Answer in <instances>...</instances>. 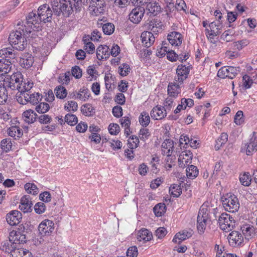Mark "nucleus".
<instances>
[{
	"label": "nucleus",
	"mask_w": 257,
	"mask_h": 257,
	"mask_svg": "<svg viewBox=\"0 0 257 257\" xmlns=\"http://www.w3.org/2000/svg\"><path fill=\"white\" fill-rule=\"evenodd\" d=\"M239 180L242 185L248 186L250 184L251 179L248 173H244L240 175Z\"/></svg>",
	"instance_id": "nucleus-44"
},
{
	"label": "nucleus",
	"mask_w": 257,
	"mask_h": 257,
	"mask_svg": "<svg viewBox=\"0 0 257 257\" xmlns=\"http://www.w3.org/2000/svg\"><path fill=\"white\" fill-rule=\"evenodd\" d=\"M109 132L111 135H116L120 131V127L116 123H111L108 127Z\"/></svg>",
	"instance_id": "nucleus-62"
},
{
	"label": "nucleus",
	"mask_w": 257,
	"mask_h": 257,
	"mask_svg": "<svg viewBox=\"0 0 257 257\" xmlns=\"http://www.w3.org/2000/svg\"><path fill=\"white\" fill-rule=\"evenodd\" d=\"M9 63V62L8 61L5 60L4 61H2L0 60V72H2L1 74L2 78H3V74L8 73L11 69Z\"/></svg>",
	"instance_id": "nucleus-41"
},
{
	"label": "nucleus",
	"mask_w": 257,
	"mask_h": 257,
	"mask_svg": "<svg viewBox=\"0 0 257 257\" xmlns=\"http://www.w3.org/2000/svg\"><path fill=\"white\" fill-rule=\"evenodd\" d=\"M1 85L6 89L17 90L18 93H22V92L30 91L33 86V83L30 81H23L21 73H15L12 75L5 76Z\"/></svg>",
	"instance_id": "nucleus-2"
},
{
	"label": "nucleus",
	"mask_w": 257,
	"mask_h": 257,
	"mask_svg": "<svg viewBox=\"0 0 257 257\" xmlns=\"http://www.w3.org/2000/svg\"><path fill=\"white\" fill-rule=\"evenodd\" d=\"M54 229V223L50 220L45 219L38 226L39 233L42 235H49Z\"/></svg>",
	"instance_id": "nucleus-11"
},
{
	"label": "nucleus",
	"mask_w": 257,
	"mask_h": 257,
	"mask_svg": "<svg viewBox=\"0 0 257 257\" xmlns=\"http://www.w3.org/2000/svg\"><path fill=\"white\" fill-rule=\"evenodd\" d=\"M180 83L174 80L173 82L169 83L168 86V93L169 96L175 98L180 92Z\"/></svg>",
	"instance_id": "nucleus-27"
},
{
	"label": "nucleus",
	"mask_w": 257,
	"mask_h": 257,
	"mask_svg": "<svg viewBox=\"0 0 257 257\" xmlns=\"http://www.w3.org/2000/svg\"><path fill=\"white\" fill-rule=\"evenodd\" d=\"M249 44V42L246 40H242L240 41H238L233 43V47L235 49H237L238 50H240L242 49L243 47L247 46Z\"/></svg>",
	"instance_id": "nucleus-59"
},
{
	"label": "nucleus",
	"mask_w": 257,
	"mask_h": 257,
	"mask_svg": "<svg viewBox=\"0 0 257 257\" xmlns=\"http://www.w3.org/2000/svg\"><path fill=\"white\" fill-rule=\"evenodd\" d=\"M190 71V66H186L185 65H179L176 69L177 77L175 78L174 80L178 82V83L182 84L185 80L189 74Z\"/></svg>",
	"instance_id": "nucleus-10"
},
{
	"label": "nucleus",
	"mask_w": 257,
	"mask_h": 257,
	"mask_svg": "<svg viewBox=\"0 0 257 257\" xmlns=\"http://www.w3.org/2000/svg\"><path fill=\"white\" fill-rule=\"evenodd\" d=\"M153 210L157 216H161L166 211V206L164 203H158L155 206Z\"/></svg>",
	"instance_id": "nucleus-40"
},
{
	"label": "nucleus",
	"mask_w": 257,
	"mask_h": 257,
	"mask_svg": "<svg viewBox=\"0 0 257 257\" xmlns=\"http://www.w3.org/2000/svg\"><path fill=\"white\" fill-rule=\"evenodd\" d=\"M169 192L174 197H178L181 194L182 189L179 185L173 184L170 187Z\"/></svg>",
	"instance_id": "nucleus-48"
},
{
	"label": "nucleus",
	"mask_w": 257,
	"mask_h": 257,
	"mask_svg": "<svg viewBox=\"0 0 257 257\" xmlns=\"http://www.w3.org/2000/svg\"><path fill=\"white\" fill-rule=\"evenodd\" d=\"M243 112L241 110H238L234 116V122L237 125H240L243 121Z\"/></svg>",
	"instance_id": "nucleus-61"
},
{
	"label": "nucleus",
	"mask_w": 257,
	"mask_h": 257,
	"mask_svg": "<svg viewBox=\"0 0 257 257\" xmlns=\"http://www.w3.org/2000/svg\"><path fill=\"white\" fill-rule=\"evenodd\" d=\"M144 7H138L134 9L129 15V19L135 24L139 23L144 16Z\"/></svg>",
	"instance_id": "nucleus-13"
},
{
	"label": "nucleus",
	"mask_w": 257,
	"mask_h": 257,
	"mask_svg": "<svg viewBox=\"0 0 257 257\" xmlns=\"http://www.w3.org/2000/svg\"><path fill=\"white\" fill-rule=\"evenodd\" d=\"M8 96L6 88L0 85V105L4 104L8 100Z\"/></svg>",
	"instance_id": "nucleus-47"
},
{
	"label": "nucleus",
	"mask_w": 257,
	"mask_h": 257,
	"mask_svg": "<svg viewBox=\"0 0 257 257\" xmlns=\"http://www.w3.org/2000/svg\"><path fill=\"white\" fill-rule=\"evenodd\" d=\"M168 40L172 46H178L181 44L182 37L180 33L172 32L168 35Z\"/></svg>",
	"instance_id": "nucleus-25"
},
{
	"label": "nucleus",
	"mask_w": 257,
	"mask_h": 257,
	"mask_svg": "<svg viewBox=\"0 0 257 257\" xmlns=\"http://www.w3.org/2000/svg\"><path fill=\"white\" fill-rule=\"evenodd\" d=\"M241 229L246 239L249 240L257 235V228L253 226L245 225Z\"/></svg>",
	"instance_id": "nucleus-20"
},
{
	"label": "nucleus",
	"mask_w": 257,
	"mask_h": 257,
	"mask_svg": "<svg viewBox=\"0 0 257 257\" xmlns=\"http://www.w3.org/2000/svg\"><path fill=\"white\" fill-rule=\"evenodd\" d=\"M85 2V0H53L51 5L55 15L60 16L63 13L68 17L74 9L76 12H80L81 3L84 4Z\"/></svg>",
	"instance_id": "nucleus-1"
},
{
	"label": "nucleus",
	"mask_w": 257,
	"mask_h": 257,
	"mask_svg": "<svg viewBox=\"0 0 257 257\" xmlns=\"http://www.w3.org/2000/svg\"><path fill=\"white\" fill-rule=\"evenodd\" d=\"M32 203L28 196H23L20 201L19 208L24 213H27L32 211Z\"/></svg>",
	"instance_id": "nucleus-21"
},
{
	"label": "nucleus",
	"mask_w": 257,
	"mask_h": 257,
	"mask_svg": "<svg viewBox=\"0 0 257 257\" xmlns=\"http://www.w3.org/2000/svg\"><path fill=\"white\" fill-rule=\"evenodd\" d=\"M139 122L143 126H147L149 125L150 122V118L147 112L143 111L141 113L139 117Z\"/></svg>",
	"instance_id": "nucleus-42"
},
{
	"label": "nucleus",
	"mask_w": 257,
	"mask_h": 257,
	"mask_svg": "<svg viewBox=\"0 0 257 257\" xmlns=\"http://www.w3.org/2000/svg\"><path fill=\"white\" fill-rule=\"evenodd\" d=\"M209 27L210 28L209 31L213 32L221 33L220 30L222 28V25L221 23L218 21L216 22H213L209 24Z\"/></svg>",
	"instance_id": "nucleus-50"
},
{
	"label": "nucleus",
	"mask_w": 257,
	"mask_h": 257,
	"mask_svg": "<svg viewBox=\"0 0 257 257\" xmlns=\"http://www.w3.org/2000/svg\"><path fill=\"white\" fill-rule=\"evenodd\" d=\"M139 144V140L136 136H132L128 140V146L131 149L137 148Z\"/></svg>",
	"instance_id": "nucleus-55"
},
{
	"label": "nucleus",
	"mask_w": 257,
	"mask_h": 257,
	"mask_svg": "<svg viewBox=\"0 0 257 257\" xmlns=\"http://www.w3.org/2000/svg\"><path fill=\"white\" fill-rule=\"evenodd\" d=\"M24 97L27 98V102H30L33 104H37L40 99V95L39 93H33L30 94V91L22 92L21 93Z\"/></svg>",
	"instance_id": "nucleus-31"
},
{
	"label": "nucleus",
	"mask_w": 257,
	"mask_h": 257,
	"mask_svg": "<svg viewBox=\"0 0 257 257\" xmlns=\"http://www.w3.org/2000/svg\"><path fill=\"white\" fill-rule=\"evenodd\" d=\"M174 150V142L171 139H166L162 144V152L163 155L170 157Z\"/></svg>",
	"instance_id": "nucleus-18"
},
{
	"label": "nucleus",
	"mask_w": 257,
	"mask_h": 257,
	"mask_svg": "<svg viewBox=\"0 0 257 257\" xmlns=\"http://www.w3.org/2000/svg\"><path fill=\"white\" fill-rule=\"evenodd\" d=\"M208 218V214L206 212V209L204 208L200 209L197 216V229L200 234H202L204 232Z\"/></svg>",
	"instance_id": "nucleus-7"
},
{
	"label": "nucleus",
	"mask_w": 257,
	"mask_h": 257,
	"mask_svg": "<svg viewBox=\"0 0 257 257\" xmlns=\"http://www.w3.org/2000/svg\"><path fill=\"white\" fill-rule=\"evenodd\" d=\"M25 189L30 194L37 195L38 193V189L36 185L33 183H27L25 185Z\"/></svg>",
	"instance_id": "nucleus-46"
},
{
	"label": "nucleus",
	"mask_w": 257,
	"mask_h": 257,
	"mask_svg": "<svg viewBox=\"0 0 257 257\" xmlns=\"http://www.w3.org/2000/svg\"><path fill=\"white\" fill-rule=\"evenodd\" d=\"M150 136L149 130L147 128H142L140 131L139 137L143 141H145Z\"/></svg>",
	"instance_id": "nucleus-64"
},
{
	"label": "nucleus",
	"mask_w": 257,
	"mask_h": 257,
	"mask_svg": "<svg viewBox=\"0 0 257 257\" xmlns=\"http://www.w3.org/2000/svg\"><path fill=\"white\" fill-rule=\"evenodd\" d=\"M38 16L40 22L46 23L50 21L52 16V12L49 6L45 4L41 6L38 10Z\"/></svg>",
	"instance_id": "nucleus-8"
},
{
	"label": "nucleus",
	"mask_w": 257,
	"mask_h": 257,
	"mask_svg": "<svg viewBox=\"0 0 257 257\" xmlns=\"http://www.w3.org/2000/svg\"><path fill=\"white\" fill-rule=\"evenodd\" d=\"M65 121L70 125H74L77 123L78 119L75 115L68 113L65 116Z\"/></svg>",
	"instance_id": "nucleus-54"
},
{
	"label": "nucleus",
	"mask_w": 257,
	"mask_h": 257,
	"mask_svg": "<svg viewBox=\"0 0 257 257\" xmlns=\"http://www.w3.org/2000/svg\"><path fill=\"white\" fill-rule=\"evenodd\" d=\"M146 10L151 15L155 16L161 11V7L156 0H151L146 6Z\"/></svg>",
	"instance_id": "nucleus-24"
},
{
	"label": "nucleus",
	"mask_w": 257,
	"mask_h": 257,
	"mask_svg": "<svg viewBox=\"0 0 257 257\" xmlns=\"http://www.w3.org/2000/svg\"><path fill=\"white\" fill-rule=\"evenodd\" d=\"M131 70V68L128 64L123 63L118 67L119 74L122 76H125L128 74Z\"/></svg>",
	"instance_id": "nucleus-51"
},
{
	"label": "nucleus",
	"mask_w": 257,
	"mask_h": 257,
	"mask_svg": "<svg viewBox=\"0 0 257 257\" xmlns=\"http://www.w3.org/2000/svg\"><path fill=\"white\" fill-rule=\"evenodd\" d=\"M228 239L229 244L233 247L240 245L243 241L242 234L237 231L230 232L228 236Z\"/></svg>",
	"instance_id": "nucleus-14"
},
{
	"label": "nucleus",
	"mask_w": 257,
	"mask_h": 257,
	"mask_svg": "<svg viewBox=\"0 0 257 257\" xmlns=\"http://www.w3.org/2000/svg\"><path fill=\"white\" fill-rule=\"evenodd\" d=\"M34 210L36 213L41 214L45 211L46 206L43 202H38L34 206Z\"/></svg>",
	"instance_id": "nucleus-58"
},
{
	"label": "nucleus",
	"mask_w": 257,
	"mask_h": 257,
	"mask_svg": "<svg viewBox=\"0 0 257 257\" xmlns=\"http://www.w3.org/2000/svg\"><path fill=\"white\" fill-rule=\"evenodd\" d=\"M222 205L225 210L230 212H235L239 208L237 198L233 194H227L222 201Z\"/></svg>",
	"instance_id": "nucleus-4"
},
{
	"label": "nucleus",
	"mask_w": 257,
	"mask_h": 257,
	"mask_svg": "<svg viewBox=\"0 0 257 257\" xmlns=\"http://www.w3.org/2000/svg\"><path fill=\"white\" fill-rule=\"evenodd\" d=\"M23 116L24 121L30 123H33L36 120L37 114L34 110L29 109L23 112Z\"/></svg>",
	"instance_id": "nucleus-34"
},
{
	"label": "nucleus",
	"mask_w": 257,
	"mask_h": 257,
	"mask_svg": "<svg viewBox=\"0 0 257 257\" xmlns=\"http://www.w3.org/2000/svg\"><path fill=\"white\" fill-rule=\"evenodd\" d=\"M50 108L49 105L47 103L41 102L36 107V110L39 113H44L48 111Z\"/></svg>",
	"instance_id": "nucleus-56"
},
{
	"label": "nucleus",
	"mask_w": 257,
	"mask_h": 257,
	"mask_svg": "<svg viewBox=\"0 0 257 257\" xmlns=\"http://www.w3.org/2000/svg\"><path fill=\"white\" fill-rule=\"evenodd\" d=\"M245 152L247 155H251L253 152L257 151V136L252 137L248 143L245 145Z\"/></svg>",
	"instance_id": "nucleus-28"
},
{
	"label": "nucleus",
	"mask_w": 257,
	"mask_h": 257,
	"mask_svg": "<svg viewBox=\"0 0 257 257\" xmlns=\"http://www.w3.org/2000/svg\"><path fill=\"white\" fill-rule=\"evenodd\" d=\"M1 148L2 149L7 152L11 150L12 147V143L10 139H5L1 142Z\"/></svg>",
	"instance_id": "nucleus-53"
},
{
	"label": "nucleus",
	"mask_w": 257,
	"mask_h": 257,
	"mask_svg": "<svg viewBox=\"0 0 257 257\" xmlns=\"http://www.w3.org/2000/svg\"><path fill=\"white\" fill-rule=\"evenodd\" d=\"M90 96L89 92L88 89L85 87H82L77 92V97L81 101H85L88 99Z\"/></svg>",
	"instance_id": "nucleus-37"
},
{
	"label": "nucleus",
	"mask_w": 257,
	"mask_h": 257,
	"mask_svg": "<svg viewBox=\"0 0 257 257\" xmlns=\"http://www.w3.org/2000/svg\"><path fill=\"white\" fill-rule=\"evenodd\" d=\"M34 61V57L32 55L27 54L21 58L20 63L23 67L29 68L32 66Z\"/></svg>",
	"instance_id": "nucleus-33"
},
{
	"label": "nucleus",
	"mask_w": 257,
	"mask_h": 257,
	"mask_svg": "<svg viewBox=\"0 0 257 257\" xmlns=\"http://www.w3.org/2000/svg\"><path fill=\"white\" fill-rule=\"evenodd\" d=\"M23 32L20 30L13 31L9 35V41L13 47L18 50L23 51L27 45V41L24 36V29H21Z\"/></svg>",
	"instance_id": "nucleus-3"
},
{
	"label": "nucleus",
	"mask_w": 257,
	"mask_h": 257,
	"mask_svg": "<svg viewBox=\"0 0 257 257\" xmlns=\"http://www.w3.org/2000/svg\"><path fill=\"white\" fill-rule=\"evenodd\" d=\"M103 32L105 35H110L114 31V26L111 23H107L102 26Z\"/></svg>",
	"instance_id": "nucleus-52"
},
{
	"label": "nucleus",
	"mask_w": 257,
	"mask_h": 257,
	"mask_svg": "<svg viewBox=\"0 0 257 257\" xmlns=\"http://www.w3.org/2000/svg\"><path fill=\"white\" fill-rule=\"evenodd\" d=\"M192 230H183L176 233L173 239V241L179 243L181 241L184 240L192 236Z\"/></svg>",
	"instance_id": "nucleus-30"
},
{
	"label": "nucleus",
	"mask_w": 257,
	"mask_h": 257,
	"mask_svg": "<svg viewBox=\"0 0 257 257\" xmlns=\"http://www.w3.org/2000/svg\"><path fill=\"white\" fill-rule=\"evenodd\" d=\"M228 140V135L226 133H222L219 138L216 141V144L214 148L216 150L220 149L221 147L227 142Z\"/></svg>",
	"instance_id": "nucleus-38"
},
{
	"label": "nucleus",
	"mask_w": 257,
	"mask_h": 257,
	"mask_svg": "<svg viewBox=\"0 0 257 257\" xmlns=\"http://www.w3.org/2000/svg\"><path fill=\"white\" fill-rule=\"evenodd\" d=\"M81 110L86 116H92L94 113V108L90 104H86L81 107Z\"/></svg>",
	"instance_id": "nucleus-43"
},
{
	"label": "nucleus",
	"mask_w": 257,
	"mask_h": 257,
	"mask_svg": "<svg viewBox=\"0 0 257 257\" xmlns=\"http://www.w3.org/2000/svg\"><path fill=\"white\" fill-rule=\"evenodd\" d=\"M64 108L68 111L75 112L78 109V104L74 101H68L65 104Z\"/></svg>",
	"instance_id": "nucleus-45"
},
{
	"label": "nucleus",
	"mask_w": 257,
	"mask_h": 257,
	"mask_svg": "<svg viewBox=\"0 0 257 257\" xmlns=\"http://www.w3.org/2000/svg\"><path fill=\"white\" fill-rule=\"evenodd\" d=\"M155 38L152 32L145 31L141 34L142 44L147 48L151 46L155 41Z\"/></svg>",
	"instance_id": "nucleus-23"
},
{
	"label": "nucleus",
	"mask_w": 257,
	"mask_h": 257,
	"mask_svg": "<svg viewBox=\"0 0 257 257\" xmlns=\"http://www.w3.org/2000/svg\"><path fill=\"white\" fill-rule=\"evenodd\" d=\"M218 223L220 228L225 232L232 230L235 226V220L229 214L223 213L221 214L218 219Z\"/></svg>",
	"instance_id": "nucleus-5"
},
{
	"label": "nucleus",
	"mask_w": 257,
	"mask_h": 257,
	"mask_svg": "<svg viewBox=\"0 0 257 257\" xmlns=\"http://www.w3.org/2000/svg\"><path fill=\"white\" fill-rule=\"evenodd\" d=\"M221 39L226 42H229L232 40L233 33L230 30L225 31L221 36Z\"/></svg>",
	"instance_id": "nucleus-60"
},
{
	"label": "nucleus",
	"mask_w": 257,
	"mask_h": 257,
	"mask_svg": "<svg viewBox=\"0 0 257 257\" xmlns=\"http://www.w3.org/2000/svg\"><path fill=\"white\" fill-rule=\"evenodd\" d=\"M109 56V48L107 46L101 45L97 48L96 57L99 60H106Z\"/></svg>",
	"instance_id": "nucleus-22"
},
{
	"label": "nucleus",
	"mask_w": 257,
	"mask_h": 257,
	"mask_svg": "<svg viewBox=\"0 0 257 257\" xmlns=\"http://www.w3.org/2000/svg\"><path fill=\"white\" fill-rule=\"evenodd\" d=\"M0 56L11 59L15 58V54L13 53L12 49L10 48H5L0 50Z\"/></svg>",
	"instance_id": "nucleus-49"
},
{
	"label": "nucleus",
	"mask_w": 257,
	"mask_h": 257,
	"mask_svg": "<svg viewBox=\"0 0 257 257\" xmlns=\"http://www.w3.org/2000/svg\"><path fill=\"white\" fill-rule=\"evenodd\" d=\"M240 71L239 67L224 66L221 67L218 71L217 76L221 78H234Z\"/></svg>",
	"instance_id": "nucleus-6"
},
{
	"label": "nucleus",
	"mask_w": 257,
	"mask_h": 257,
	"mask_svg": "<svg viewBox=\"0 0 257 257\" xmlns=\"http://www.w3.org/2000/svg\"><path fill=\"white\" fill-rule=\"evenodd\" d=\"M8 133L10 136L15 138V139H16L17 138H20L23 135L22 130L17 126H12L10 127L8 129Z\"/></svg>",
	"instance_id": "nucleus-35"
},
{
	"label": "nucleus",
	"mask_w": 257,
	"mask_h": 257,
	"mask_svg": "<svg viewBox=\"0 0 257 257\" xmlns=\"http://www.w3.org/2000/svg\"><path fill=\"white\" fill-rule=\"evenodd\" d=\"M192 153L190 151H183L178 158V165L180 167L184 168L191 163Z\"/></svg>",
	"instance_id": "nucleus-17"
},
{
	"label": "nucleus",
	"mask_w": 257,
	"mask_h": 257,
	"mask_svg": "<svg viewBox=\"0 0 257 257\" xmlns=\"http://www.w3.org/2000/svg\"><path fill=\"white\" fill-rule=\"evenodd\" d=\"M17 247L16 245L9 238V240H6L2 242L0 249L5 253H8L10 256V254H12V251Z\"/></svg>",
	"instance_id": "nucleus-26"
},
{
	"label": "nucleus",
	"mask_w": 257,
	"mask_h": 257,
	"mask_svg": "<svg viewBox=\"0 0 257 257\" xmlns=\"http://www.w3.org/2000/svg\"><path fill=\"white\" fill-rule=\"evenodd\" d=\"M186 175L188 178L191 179H194L198 175V170L197 168L194 165H190L186 169Z\"/></svg>",
	"instance_id": "nucleus-36"
},
{
	"label": "nucleus",
	"mask_w": 257,
	"mask_h": 257,
	"mask_svg": "<svg viewBox=\"0 0 257 257\" xmlns=\"http://www.w3.org/2000/svg\"><path fill=\"white\" fill-rule=\"evenodd\" d=\"M9 238L17 246L19 247L21 244L26 242V235L22 233L20 230H13L10 232Z\"/></svg>",
	"instance_id": "nucleus-12"
},
{
	"label": "nucleus",
	"mask_w": 257,
	"mask_h": 257,
	"mask_svg": "<svg viewBox=\"0 0 257 257\" xmlns=\"http://www.w3.org/2000/svg\"><path fill=\"white\" fill-rule=\"evenodd\" d=\"M40 20L38 18V14L36 13L33 12L30 13L26 17V23L24 26L25 32L27 34L30 33L31 30L33 29V26L41 23Z\"/></svg>",
	"instance_id": "nucleus-9"
},
{
	"label": "nucleus",
	"mask_w": 257,
	"mask_h": 257,
	"mask_svg": "<svg viewBox=\"0 0 257 257\" xmlns=\"http://www.w3.org/2000/svg\"><path fill=\"white\" fill-rule=\"evenodd\" d=\"M22 219V214L18 210H12L6 216L7 222L11 226L18 224Z\"/></svg>",
	"instance_id": "nucleus-15"
},
{
	"label": "nucleus",
	"mask_w": 257,
	"mask_h": 257,
	"mask_svg": "<svg viewBox=\"0 0 257 257\" xmlns=\"http://www.w3.org/2000/svg\"><path fill=\"white\" fill-rule=\"evenodd\" d=\"M10 257H32V253L28 250L17 246L12 251Z\"/></svg>",
	"instance_id": "nucleus-32"
},
{
	"label": "nucleus",
	"mask_w": 257,
	"mask_h": 257,
	"mask_svg": "<svg viewBox=\"0 0 257 257\" xmlns=\"http://www.w3.org/2000/svg\"><path fill=\"white\" fill-rule=\"evenodd\" d=\"M145 26L153 35H157L162 32L163 25L161 22L154 19L147 23Z\"/></svg>",
	"instance_id": "nucleus-16"
},
{
	"label": "nucleus",
	"mask_w": 257,
	"mask_h": 257,
	"mask_svg": "<svg viewBox=\"0 0 257 257\" xmlns=\"http://www.w3.org/2000/svg\"><path fill=\"white\" fill-rule=\"evenodd\" d=\"M54 91L56 97L61 99H64L68 94L66 89L60 85L56 87Z\"/></svg>",
	"instance_id": "nucleus-39"
},
{
	"label": "nucleus",
	"mask_w": 257,
	"mask_h": 257,
	"mask_svg": "<svg viewBox=\"0 0 257 257\" xmlns=\"http://www.w3.org/2000/svg\"><path fill=\"white\" fill-rule=\"evenodd\" d=\"M126 253L127 257H137L138 254V248L136 246L130 247Z\"/></svg>",
	"instance_id": "nucleus-63"
},
{
	"label": "nucleus",
	"mask_w": 257,
	"mask_h": 257,
	"mask_svg": "<svg viewBox=\"0 0 257 257\" xmlns=\"http://www.w3.org/2000/svg\"><path fill=\"white\" fill-rule=\"evenodd\" d=\"M150 115L153 119L160 120L166 116L167 111L161 106L157 105L151 110Z\"/></svg>",
	"instance_id": "nucleus-19"
},
{
	"label": "nucleus",
	"mask_w": 257,
	"mask_h": 257,
	"mask_svg": "<svg viewBox=\"0 0 257 257\" xmlns=\"http://www.w3.org/2000/svg\"><path fill=\"white\" fill-rule=\"evenodd\" d=\"M152 238L153 235L151 232L147 229H142L138 233L137 239L139 241L145 243L151 240Z\"/></svg>",
	"instance_id": "nucleus-29"
},
{
	"label": "nucleus",
	"mask_w": 257,
	"mask_h": 257,
	"mask_svg": "<svg viewBox=\"0 0 257 257\" xmlns=\"http://www.w3.org/2000/svg\"><path fill=\"white\" fill-rule=\"evenodd\" d=\"M174 97L168 96L165 100L164 103V106L163 107L165 111L170 110L172 106H174Z\"/></svg>",
	"instance_id": "nucleus-57"
}]
</instances>
